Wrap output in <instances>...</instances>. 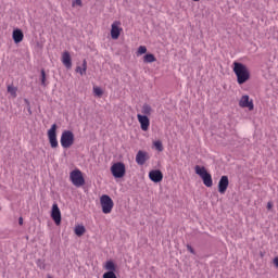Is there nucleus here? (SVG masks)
<instances>
[{
  "instance_id": "c756f323",
  "label": "nucleus",
  "mask_w": 278,
  "mask_h": 278,
  "mask_svg": "<svg viewBox=\"0 0 278 278\" xmlns=\"http://www.w3.org/2000/svg\"><path fill=\"white\" fill-rule=\"evenodd\" d=\"M24 103H26V108L31 106V103H30L29 100H27V99H24Z\"/></svg>"
},
{
  "instance_id": "412c9836",
  "label": "nucleus",
  "mask_w": 278,
  "mask_h": 278,
  "mask_svg": "<svg viewBox=\"0 0 278 278\" xmlns=\"http://www.w3.org/2000/svg\"><path fill=\"white\" fill-rule=\"evenodd\" d=\"M157 59H155V55L148 53L143 56V62L146 64H153V62H155Z\"/></svg>"
},
{
  "instance_id": "cd10ccee",
  "label": "nucleus",
  "mask_w": 278,
  "mask_h": 278,
  "mask_svg": "<svg viewBox=\"0 0 278 278\" xmlns=\"http://www.w3.org/2000/svg\"><path fill=\"white\" fill-rule=\"evenodd\" d=\"M72 5L73 8H75V5H81V0H74Z\"/></svg>"
},
{
  "instance_id": "9b49d317",
  "label": "nucleus",
  "mask_w": 278,
  "mask_h": 278,
  "mask_svg": "<svg viewBox=\"0 0 278 278\" xmlns=\"http://www.w3.org/2000/svg\"><path fill=\"white\" fill-rule=\"evenodd\" d=\"M229 188V177L222 176L218 182V192L219 194H225Z\"/></svg>"
},
{
  "instance_id": "6ab92c4d",
  "label": "nucleus",
  "mask_w": 278,
  "mask_h": 278,
  "mask_svg": "<svg viewBox=\"0 0 278 278\" xmlns=\"http://www.w3.org/2000/svg\"><path fill=\"white\" fill-rule=\"evenodd\" d=\"M105 270H109V273H116V265L113 261H108L104 265Z\"/></svg>"
},
{
  "instance_id": "72a5a7b5",
  "label": "nucleus",
  "mask_w": 278,
  "mask_h": 278,
  "mask_svg": "<svg viewBox=\"0 0 278 278\" xmlns=\"http://www.w3.org/2000/svg\"><path fill=\"white\" fill-rule=\"evenodd\" d=\"M18 225H23V217L18 218Z\"/></svg>"
},
{
  "instance_id": "473e14b6",
  "label": "nucleus",
  "mask_w": 278,
  "mask_h": 278,
  "mask_svg": "<svg viewBox=\"0 0 278 278\" xmlns=\"http://www.w3.org/2000/svg\"><path fill=\"white\" fill-rule=\"evenodd\" d=\"M27 112H28L29 116H31V106H27Z\"/></svg>"
},
{
  "instance_id": "6e6552de",
  "label": "nucleus",
  "mask_w": 278,
  "mask_h": 278,
  "mask_svg": "<svg viewBox=\"0 0 278 278\" xmlns=\"http://www.w3.org/2000/svg\"><path fill=\"white\" fill-rule=\"evenodd\" d=\"M51 218L54 220L55 225H60L62 223V212H60L58 203L52 205Z\"/></svg>"
},
{
  "instance_id": "f8f14e48",
  "label": "nucleus",
  "mask_w": 278,
  "mask_h": 278,
  "mask_svg": "<svg viewBox=\"0 0 278 278\" xmlns=\"http://www.w3.org/2000/svg\"><path fill=\"white\" fill-rule=\"evenodd\" d=\"M148 160H149V153H147L146 151H142V150H139L137 152L136 163L139 166H144V164L147 163Z\"/></svg>"
},
{
  "instance_id": "2f4dec72",
  "label": "nucleus",
  "mask_w": 278,
  "mask_h": 278,
  "mask_svg": "<svg viewBox=\"0 0 278 278\" xmlns=\"http://www.w3.org/2000/svg\"><path fill=\"white\" fill-rule=\"evenodd\" d=\"M274 264H275V266L278 268V257H275V258H274Z\"/></svg>"
},
{
  "instance_id": "9d476101",
  "label": "nucleus",
  "mask_w": 278,
  "mask_h": 278,
  "mask_svg": "<svg viewBox=\"0 0 278 278\" xmlns=\"http://www.w3.org/2000/svg\"><path fill=\"white\" fill-rule=\"evenodd\" d=\"M149 178L154 184H160V181H162L164 179V174H162V170H160V169H152L149 173Z\"/></svg>"
},
{
  "instance_id": "f03ea898",
  "label": "nucleus",
  "mask_w": 278,
  "mask_h": 278,
  "mask_svg": "<svg viewBox=\"0 0 278 278\" xmlns=\"http://www.w3.org/2000/svg\"><path fill=\"white\" fill-rule=\"evenodd\" d=\"M194 170L199 175V177H201L206 188H212V186H214V181L212 180V174L207 173V169L205 167L197 165L194 167Z\"/></svg>"
},
{
  "instance_id": "c85d7f7f",
  "label": "nucleus",
  "mask_w": 278,
  "mask_h": 278,
  "mask_svg": "<svg viewBox=\"0 0 278 278\" xmlns=\"http://www.w3.org/2000/svg\"><path fill=\"white\" fill-rule=\"evenodd\" d=\"M187 249L190 253L194 255V249L192 248V245H187Z\"/></svg>"
},
{
  "instance_id": "0eeeda50",
  "label": "nucleus",
  "mask_w": 278,
  "mask_h": 278,
  "mask_svg": "<svg viewBox=\"0 0 278 278\" xmlns=\"http://www.w3.org/2000/svg\"><path fill=\"white\" fill-rule=\"evenodd\" d=\"M58 125L53 124L51 128L48 130V140L50 143L51 149H58Z\"/></svg>"
},
{
  "instance_id": "39448f33",
  "label": "nucleus",
  "mask_w": 278,
  "mask_h": 278,
  "mask_svg": "<svg viewBox=\"0 0 278 278\" xmlns=\"http://www.w3.org/2000/svg\"><path fill=\"white\" fill-rule=\"evenodd\" d=\"M100 204L102 207L103 214H112V210H114V201L110 195L103 194L100 198Z\"/></svg>"
},
{
  "instance_id": "393cba45",
  "label": "nucleus",
  "mask_w": 278,
  "mask_h": 278,
  "mask_svg": "<svg viewBox=\"0 0 278 278\" xmlns=\"http://www.w3.org/2000/svg\"><path fill=\"white\" fill-rule=\"evenodd\" d=\"M41 86H47V73H45V70H41Z\"/></svg>"
},
{
  "instance_id": "dca6fc26",
  "label": "nucleus",
  "mask_w": 278,
  "mask_h": 278,
  "mask_svg": "<svg viewBox=\"0 0 278 278\" xmlns=\"http://www.w3.org/2000/svg\"><path fill=\"white\" fill-rule=\"evenodd\" d=\"M24 37L25 35H23V30L18 28L13 30V40L15 45H18V42H23Z\"/></svg>"
},
{
  "instance_id": "f3484780",
  "label": "nucleus",
  "mask_w": 278,
  "mask_h": 278,
  "mask_svg": "<svg viewBox=\"0 0 278 278\" xmlns=\"http://www.w3.org/2000/svg\"><path fill=\"white\" fill-rule=\"evenodd\" d=\"M141 112L143 116H151V114H153V108H151L148 103H144L141 108Z\"/></svg>"
},
{
  "instance_id": "4468645a",
  "label": "nucleus",
  "mask_w": 278,
  "mask_h": 278,
  "mask_svg": "<svg viewBox=\"0 0 278 278\" xmlns=\"http://www.w3.org/2000/svg\"><path fill=\"white\" fill-rule=\"evenodd\" d=\"M121 36V28L118 27V22H114L111 26V38L113 40H118Z\"/></svg>"
},
{
  "instance_id": "b1692460",
  "label": "nucleus",
  "mask_w": 278,
  "mask_h": 278,
  "mask_svg": "<svg viewBox=\"0 0 278 278\" xmlns=\"http://www.w3.org/2000/svg\"><path fill=\"white\" fill-rule=\"evenodd\" d=\"M144 53H147V47L140 46L137 50V55H144Z\"/></svg>"
},
{
  "instance_id": "7c9ffc66",
  "label": "nucleus",
  "mask_w": 278,
  "mask_h": 278,
  "mask_svg": "<svg viewBox=\"0 0 278 278\" xmlns=\"http://www.w3.org/2000/svg\"><path fill=\"white\" fill-rule=\"evenodd\" d=\"M267 210H273V202L267 203Z\"/></svg>"
},
{
  "instance_id": "2eb2a0df",
  "label": "nucleus",
  "mask_w": 278,
  "mask_h": 278,
  "mask_svg": "<svg viewBox=\"0 0 278 278\" xmlns=\"http://www.w3.org/2000/svg\"><path fill=\"white\" fill-rule=\"evenodd\" d=\"M62 63L67 68H73V61L71 60V53L68 51L63 52Z\"/></svg>"
},
{
  "instance_id": "20e7f679",
  "label": "nucleus",
  "mask_w": 278,
  "mask_h": 278,
  "mask_svg": "<svg viewBox=\"0 0 278 278\" xmlns=\"http://www.w3.org/2000/svg\"><path fill=\"white\" fill-rule=\"evenodd\" d=\"M70 179L76 188H81L86 184V179H84V175L81 174V170L74 169L70 173Z\"/></svg>"
},
{
  "instance_id": "a878e982",
  "label": "nucleus",
  "mask_w": 278,
  "mask_h": 278,
  "mask_svg": "<svg viewBox=\"0 0 278 278\" xmlns=\"http://www.w3.org/2000/svg\"><path fill=\"white\" fill-rule=\"evenodd\" d=\"M103 278H118L114 271H106L102 276Z\"/></svg>"
},
{
  "instance_id": "f257e3e1",
  "label": "nucleus",
  "mask_w": 278,
  "mask_h": 278,
  "mask_svg": "<svg viewBox=\"0 0 278 278\" xmlns=\"http://www.w3.org/2000/svg\"><path fill=\"white\" fill-rule=\"evenodd\" d=\"M232 71L237 77V83L239 86H242V84H247L249 79H251V72L249 71V67L240 62H233L232 63Z\"/></svg>"
},
{
  "instance_id": "7ed1b4c3",
  "label": "nucleus",
  "mask_w": 278,
  "mask_h": 278,
  "mask_svg": "<svg viewBox=\"0 0 278 278\" xmlns=\"http://www.w3.org/2000/svg\"><path fill=\"white\" fill-rule=\"evenodd\" d=\"M72 144H75V135L71 130H64L61 135V147L71 149Z\"/></svg>"
},
{
  "instance_id": "a211bd4d",
  "label": "nucleus",
  "mask_w": 278,
  "mask_h": 278,
  "mask_svg": "<svg viewBox=\"0 0 278 278\" xmlns=\"http://www.w3.org/2000/svg\"><path fill=\"white\" fill-rule=\"evenodd\" d=\"M86 71H88V62L86 60L83 61V67L77 66L76 73H79V75H86Z\"/></svg>"
},
{
  "instance_id": "bb28decb",
  "label": "nucleus",
  "mask_w": 278,
  "mask_h": 278,
  "mask_svg": "<svg viewBox=\"0 0 278 278\" xmlns=\"http://www.w3.org/2000/svg\"><path fill=\"white\" fill-rule=\"evenodd\" d=\"M154 147L156 151H164V146L162 144V141H155Z\"/></svg>"
},
{
  "instance_id": "aec40b11",
  "label": "nucleus",
  "mask_w": 278,
  "mask_h": 278,
  "mask_svg": "<svg viewBox=\"0 0 278 278\" xmlns=\"http://www.w3.org/2000/svg\"><path fill=\"white\" fill-rule=\"evenodd\" d=\"M75 233L78 236V238H81L86 233V227L84 225H78L74 229Z\"/></svg>"
},
{
  "instance_id": "1a4fd4ad",
  "label": "nucleus",
  "mask_w": 278,
  "mask_h": 278,
  "mask_svg": "<svg viewBox=\"0 0 278 278\" xmlns=\"http://www.w3.org/2000/svg\"><path fill=\"white\" fill-rule=\"evenodd\" d=\"M137 119L140 124L142 131H149V127L151 125V121L149 119V116L137 114Z\"/></svg>"
},
{
  "instance_id": "f704fd0d",
  "label": "nucleus",
  "mask_w": 278,
  "mask_h": 278,
  "mask_svg": "<svg viewBox=\"0 0 278 278\" xmlns=\"http://www.w3.org/2000/svg\"><path fill=\"white\" fill-rule=\"evenodd\" d=\"M193 1H200V0H193Z\"/></svg>"
},
{
  "instance_id": "423d86ee",
  "label": "nucleus",
  "mask_w": 278,
  "mask_h": 278,
  "mask_svg": "<svg viewBox=\"0 0 278 278\" xmlns=\"http://www.w3.org/2000/svg\"><path fill=\"white\" fill-rule=\"evenodd\" d=\"M111 173L115 179H122V177H125L126 168H125V163L123 162H117L114 163L111 166Z\"/></svg>"
},
{
  "instance_id": "5701e85b",
  "label": "nucleus",
  "mask_w": 278,
  "mask_h": 278,
  "mask_svg": "<svg viewBox=\"0 0 278 278\" xmlns=\"http://www.w3.org/2000/svg\"><path fill=\"white\" fill-rule=\"evenodd\" d=\"M93 94H96V97H103V89H101V87H93Z\"/></svg>"
},
{
  "instance_id": "ddd939ff",
  "label": "nucleus",
  "mask_w": 278,
  "mask_h": 278,
  "mask_svg": "<svg viewBox=\"0 0 278 278\" xmlns=\"http://www.w3.org/2000/svg\"><path fill=\"white\" fill-rule=\"evenodd\" d=\"M240 108H248L250 111H253V100H249V96H243L239 101Z\"/></svg>"
},
{
  "instance_id": "4be33fe9",
  "label": "nucleus",
  "mask_w": 278,
  "mask_h": 278,
  "mask_svg": "<svg viewBox=\"0 0 278 278\" xmlns=\"http://www.w3.org/2000/svg\"><path fill=\"white\" fill-rule=\"evenodd\" d=\"M8 92H9V94H11V97H13V99H16V97H17L16 92H18V89L16 87H14L13 85H9Z\"/></svg>"
}]
</instances>
